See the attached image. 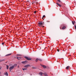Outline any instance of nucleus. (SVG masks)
<instances>
[{
  "label": "nucleus",
  "instance_id": "f257e3e1",
  "mask_svg": "<svg viewBox=\"0 0 76 76\" xmlns=\"http://www.w3.org/2000/svg\"><path fill=\"white\" fill-rule=\"evenodd\" d=\"M44 24V22H42V21H39V23H38V24L39 26H42Z\"/></svg>",
  "mask_w": 76,
  "mask_h": 76
},
{
  "label": "nucleus",
  "instance_id": "f03ea898",
  "mask_svg": "<svg viewBox=\"0 0 76 76\" xmlns=\"http://www.w3.org/2000/svg\"><path fill=\"white\" fill-rule=\"evenodd\" d=\"M24 58H26V60H31V58H28L26 56H25L24 57Z\"/></svg>",
  "mask_w": 76,
  "mask_h": 76
},
{
  "label": "nucleus",
  "instance_id": "7ed1b4c3",
  "mask_svg": "<svg viewBox=\"0 0 76 76\" xmlns=\"http://www.w3.org/2000/svg\"><path fill=\"white\" fill-rule=\"evenodd\" d=\"M15 67V66H12L10 67L9 68V69L10 70H12V69H13V68Z\"/></svg>",
  "mask_w": 76,
  "mask_h": 76
},
{
  "label": "nucleus",
  "instance_id": "20e7f679",
  "mask_svg": "<svg viewBox=\"0 0 76 76\" xmlns=\"http://www.w3.org/2000/svg\"><path fill=\"white\" fill-rule=\"evenodd\" d=\"M22 63L23 64H26V63H28V61H22Z\"/></svg>",
  "mask_w": 76,
  "mask_h": 76
},
{
  "label": "nucleus",
  "instance_id": "39448f33",
  "mask_svg": "<svg viewBox=\"0 0 76 76\" xmlns=\"http://www.w3.org/2000/svg\"><path fill=\"white\" fill-rule=\"evenodd\" d=\"M41 66H42V67L43 68H44V69H46V66H45V65H42Z\"/></svg>",
  "mask_w": 76,
  "mask_h": 76
},
{
  "label": "nucleus",
  "instance_id": "423d86ee",
  "mask_svg": "<svg viewBox=\"0 0 76 76\" xmlns=\"http://www.w3.org/2000/svg\"><path fill=\"white\" fill-rule=\"evenodd\" d=\"M29 66H30V65H25L24 66L25 67H26V68H27V67H28Z\"/></svg>",
  "mask_w": 76,
  "mask_h": 76
},
{
  "label": "nucleus",
  "instance_id": "0eeeda50",
  "mask_svg": "<svg viewBox=\"0 0 76 76\" xmlns=\"http://www.w3.org/2000/svg\"><path fill=\"white\" fill-rule=\"evenodd\" d=\"M16 58L18 59V60H20V58H22V57H21V56L19 57H17Z\"/></svg>",
  "mask_w": 76,
  "mask_h": 76
},
{
  "label": "nucleus",
  "instance_id": "6e6552de",
  "mask_svg": "<svg viewBox=\"0 0 76 76\" xmlns=\"http://www.w3.org/2000/svg\"><path fill=\"white\" fill-rule=\"evenodd\" d=\"M43 73H42V72H40L39 73V75H41L42 76V74H43Z\"/></svg>",
  "mask_w": 76,
  "mask_h": 76
},
{
  "label": "nucleus",
  "instance_id": "1a4fd4ad",
  "mask_svg": "<svg viewBox=\"0 0 76 76\" xmlns=\"http://www.w3.org/2000/svg\"><path fill=\"white\" fill-rule=\"evenodd\" d=\"M43 75H45V76H48V75H47V73H43Z\"/></svg>",
  "mask_w": 76,
  "mask_h": 76
},
{
  "label": "nucleus",
  "instance_id": "9d476101",
  "mask_svg": "<svg viewBox=\"0 0 76 76\" xmlns=\"http://www.w3.org/2000/svg\"><path fill=\"white\" fill-rule=\"evenodd\" d=\"M57 5H58V6H59V7H61V5L60 4L57 2Z\"/></svg>",
  "mask_w": 76,
  "mask_h": 76
},
{
  "label": "nucleus",
  "instance_id": "9b49d317",
  "mask_svg": "<svg viewBox=\"0 0 76 76\" xmlns=\"http://www.w3.org/2000/svg\"><path fill=\"white\" fill-rule=\"evenodd\" d=\"M66 28V27L65 26H64L62 28V29H64Z\"/></svg>",
  "mask_w": 76,
  "mask_h": 76
},
{
  "label": "nucleus",
  "instance_id": "f8f14e48",
  "mask_svg": "<svg viewBox=\"0 0 76 76\" xmlns=\"http://www.w3.org/2000/svg\"><path fill=\"white\" fill-rule=\"evenodd\" d=\"M69 67H70V66H68L67 67H66V69H69Z\"/></svg>",
  "mask_w": 76,
  "mask_h": 76
},
{
  "label": "nucleus",
  "instance_id": "ddd939ff",
  "mask_svg": "<svg viewBox=\"0 0 76 76\" xmlns=\"http://www.w3.org/2000/svg\"><path fill=\"white\" fill-rule=\"evenodd\" d=\"M72 23L73 24V25H75V21H72Z\"/></svg>",
  "mask_w": 76,
  "mask_h": 76
},
{
  "label": "nucleus",
  "instance_id": "4468645a",
  "mask_svg": "<svg viewBox=\"0 0 76 76\" xmlns=\"http://www.w3.org/2000/svg\"><path fill=\"white\" fill-rule=\"evenodd\" d=\"M22 69L23 70H27V69H26V68H23Z\"/></svg>",
  "mask_w": 76,
  "mask_h": 76
},
{
  "label": "nucleus",
  "instance_id": "2eb2a0df",
  "mask_svg": "<svg viewBox=\"0 0 76 76\" xmlns=\"http://www.w3.org/2000/svg\"><path fill=\"white\" fill-rule=\"evenodd\" d=\"M5 75H6V76H8V73H7V72H6Z\"/></svg>",
  "mask_w": 76,
  "mask_h": 76
},
{
  "label": "nucleus",
  "instance_id": "dca6fc26",
  "mask_svg": "<svg viewBox=\"0 0 76 76\" xmlns=\"http://www.w3.org/2000/svg\"><path fill=\"white\" fill-rule=\"evenodd\" d=\"M6 66H7V69H9V66L7 65Z\"/></svg>",
  "mask_w": 76,
  "mask_h": 76
},
{
  "label": "nucleus",
  "instance_id": "f3484780",
  "mask_svg": "<svg viewBox=\"0 0 76 76\" xmlns=\"http://www.w3.org/2000/svg\"><path fill=\"white\" fill-rule=\"evenodd\" d=\"M39 60V59H36V62H37Z\"/></svg>",
  "mask_w": 76,
  "mask_h": 76
},
{
  "label": "nucleus",
  "instance_id": "a211bd4d",
  "mask_svg": "<svg viewBox=\"0 0 76 76\" xmlns=\"http://www.w3.org/2000/svg\"><path fill=\"white\" fill-rule=\"evenodd\" d=\"M57 1H58L59 2V3H61V1H60V0H57Z\"/></svg>",
  "mask_w": 76,
  "mask_h": 76
},
{
  "label": "nucleus",
  "instance_id": "6ab92c4d",
  "mask_svg": "<svg viewBox=\"0 0 76 76\" xmlns=\"http://www.w3.org/2000/svg\"><path fill=\"white\" fill-rule=\"evenodd\" d=\"M11 54H8L6 55V56H10V55H11Z\"/></svg>",
  "mask_w": 76,
  "mask_h": 76
},
{
  "label": "nucleus",
  "instance_id": "aec40b11",
  "mask_svg": "<svg viewBox=\"0 0 76 76\" xmlns=\"http://www.w3.org/2000/svg\"><path fill=\"white\" fill-rule=\"evenodd\" d=\"M4 60H0V62H2V61H3Z\"/></svg>",
  "mask_w": 76,
  "mask_h": 76
},
{
  "label": "nucleus",
  "instance_id": "412c9836",
  "mask_svg": "<svg viewBox=\"0 0 76 76\" xmlns=\"http://www.w3.org/2000/svg\"><path fill=\"white\" fill-rule=\"evenodd\" d=\"M39 61H42V60L41 59H39Z\"/></svg>",
  "mask_w": 76,
  "mask_h": 76
},
{
  "label": "nucleus",
  "instance_id": "4be33fe9",
  "mask_svg": "<svg viewBox=\"0 0 76 76\" xmlns=\"http://www.w3.org/2000/svg\"><path fill=\"white\" fill-rule=\"evenodd\" d=\"M17 56H22V55L17 54Z\"/></svg>",
  "mask_w": 76,
  "mask_h": 76
},
{
  "label": "nucleus",
  "instance_id": "5701e85b",
  "mask_svg": "<svg viewBox=\"0 0 76 76\" xmlns=\"http://www.w3.org/2000/svg\"><path fill=\"white\" fill-rule=\"evenodd\" d=\"M45 17V15H44L43 16V18H44Z\"/></svg>",
  "mask_w": 76,
  "mask_h": 76
},
{
  "label": "nucleus",
  "instance_id": "b1692460",
  "mask_svg": "<svg viewBox=\"0 0 76 76\" xmlns=\"http://www.w3.org/2000/svg\"><path fill=\"white\" fill-rule=\"evenodd\" d=\"M35 3H36V4H37L38 3V2H36V1L35 2Z\"/></svg>",
  "mask_w": 76,
  "mask_h": 76
},
{
  "label": "nucleus",
  "instance_id": "393cba45",
  "mask_svg": "<svg viewBox=\"0 0 76 76\" xmlns=\"http://www.w3.org/2000/svg\"><path fill=\"white\" fill-rule=\"evenodd\" d=\"M37 13V12H36V11H35L34 12V13L35 14V13Z\"/></svg>",
  "mask_w": 76,
  "mask_h": 76
},
{
  "label": "nucleus",
  "instance_id": "a878e982",
  "mask_svg": "<svg viewBox=\"0 0 76 76\" xmlns=\"http://www.w3.org/2000/svg\"><path fill=\"white\" fill-rule=\"evenodd\" d=\"M75 29H76V25L75 26Z\"/></svg>",
  "mask_w": 76,
  "mask_h": 76
},
{
  "label": "nucleus",
  "instance_id": "bb28decb",
  "mask_svg": "<svg viewBox=\"0 0 76 76\" xmlns=\"http://www.w3.org/2000/svg\"><path fill=\"white\" fill-rule=\"evenodd\" d=\"M32 69H35V67H32Z\"/></svg>",
  "mask_w": 76,
  "mask_h": 76
},
{
  "label": "nucleus",
  "instance_id": "cd10ccee",
  "mask_svg": "<svg viewBox=\"0 0 76 76\" xmlns=\"http://www.w3.org/2000/svg\"><path fill=\"white\" fill-rule=\"evenodd\" d=\"M2 45H4V43H2Z\"/></svg>",
  "mask_w": 76,
  "mask_h": 76
},
{
  "label": "nucleus",
  "instance_id": "c85d7f7f",
  "mask_svg": "<svg viewBox=\"0 0 76 76\" xmlns=\"http://www.w3.org/2000/svg\"><path fill=\"white\" fill-rule=\"evenodd\" d=\"M57 51H58V52H59V50L58 49H57Z\"/></svg>",
  "mask_w": 76,
  "mask_h": 76
},
{
  "label": "nucleus",
  "instance_id": "c756f323",
  "mask_svg": "<svg viewBox=\"0 0 76 76\" xmlns=\"http://www.w3.org/2000/svg\"><path fill=\"white\" fill-rule=\"evenodd\" d=\"M42 19H43V20H44V19H43V17L42 18Z\"/></svg>",
  "mask_w": 76,
  "mask_h": 76
},
{
  "label": "nucleus",
  "instance_id": "7c9ffc66",
  "mask_svg": "<svg viewBox=\"0 0 76 76\" xmlns=\"http://www.w3.org/2000/svg\"><path fill=\"white\" fill-rule=\"evenodd\" d=\"M1 72H0V75H1Z\"/></svg>",
  "mask_w": 76,
  "mask_h": 76
},
{
  "label": "nucleus",
  "instance_id": "2f4dec72",
  "mask_svg": "<svg viewBox=\"0 0 76 76\" xmlns=\"http://www.w3.org/2000/svg\"><path fill=\"white\" fill-rule=\"evenodd\" d=\"M8 10H11V9H9Z\"/></svg>",
  "mask_w": 76,
  "mask_h": 76
},
{
  "label": "nucleus",
  "instance_id": "473e14b6",
  "mask_svg": "<svg viewBox=\"0 0 76 76\" xmlns=\"http://www.w3.org/2000/svg\"><path fill=\"white\" fill-rule=\"evenodd\" d=\"M10 72H11V70H10Z\"/></svg>",
  "mask_w": 76,
  "mask_h": 76
},
{
  "label": "nucleus",
  "instance_id": "72a5a7b5",
  "mask_svg": "<svg viewBox=\"0 0 76 76\" xmlns=\"http://www.w3.org/2000/svg\"><path fill=\"white\" fill-rule=\"evenodd\" d=\"M68 47H70V46H69Z\"/></svg>",
  "mask_w": 76,
  "mask_h": 76
},
{
  "label": "nucleus",
  "instance_id": "f704fd0d",
  "mask_svg": "<svg viewBox=\"0 0 76 76\" xmlns=\"http://www.w3.org/2000/svg\"><path fill=\"white\" fill-rule=\"evenodd\" d=\"M15 65H16V66H17V64H15Z\"/></svg>",
  "mask_w": 76,
  "mask_h": 76
},
{
  "label": "nucleus",
  "instance_id": "c9c22d12",
  "mask_svg": "<svg viewBox=\"0 0 76 76\" xmlns=\"http://www.w3.org/2000/svg\"><path fill=\"white\" fill-rule=\"evenodd\" d=\"M43 28H44V26H43Z\"/></svg>",
  "mask_w": 76,
  "mask_h": 76
},
{
  "label": "nucleus",
  "instance_id": "e433bc0d",
  "mask_svg": "<svg viewBox=\"0 0 76 76\" xmlns=\"http://www.w3.org/2000/svg\"><path fill=\"white\" fill-rule=\"evenodd\" d=\"M0 69H1V68H0Z\"/></svg>",
  "mask_w": 76,
  "mask_h": 76
}]
</instances>
